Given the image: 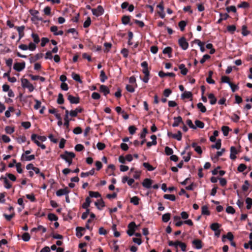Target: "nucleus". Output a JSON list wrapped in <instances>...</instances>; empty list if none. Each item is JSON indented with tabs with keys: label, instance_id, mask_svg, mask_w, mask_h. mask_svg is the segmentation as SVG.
Wrapping results in <instances>:
<instances>
[{
	"label": "nucleus",
	"instance_id": "5fc2aeb1",
	"mask_svg": "<svg viewBox=\"0 0 252 252\" xmlns=\"http://www.w3.org/2000/svg\"><path fill=\"white\" fill-rule=\"evenodd\" d=\"M224 149H222L220 151H218L217 152V154L215 156V157L213 158H212V159H217L218 158L221 156L222 154L223 153V152H224Z\"/></svg>",
	"mask_w": 252,
	"mask_h": 252
},
{
	"label": "nucleus",
	"instance_id": "37998d69",
	"mask_svg": "<svg viewBox=\"0 0 252 252\" xmlns=\"http://www.w3.org/2000/svg\"><path fill=\"white\" fill-rule=\"evenodd\" d=\"M143 165L144 166V167L147 168L149 171H153L155 169V168H154L152 165H151L148 162L143 163Z\"/></svg>",
	"mask_w": 252,
	"mask_h": 252
},
{
	"label": "nucleus",
	"instance_id": "052dcab7",
	"mask_svg": "<svg viewBox=\"0 0 252 252\" xmlns=\"http://www.w3.org/2000/svg\"><path fill=\"white\" fill-rule=\"evenodd\" d=\"M91 23V18L90 17H88L87 19L85 21L84 23V27L87 28L88 27Z\"/></svg>",
	"mask_w": 252,
	"mask_h": 252
},
{
	"label": "nucleus",
	"instance_id": "aec40b11",
	"mask_svg": "<svg viewBox=\"0 0 252 252\" xmlns=\"http://www.w3.org/2000/svg\"><path fill=\"white\" fill-rule=\"evenodd\" d=\"M158 75L160 77H164L165 76H170V77H174L175 74L174 73H165L163 71H159L158 73Z\"/></svg>",
	"mask_w": 252,
	"mask_h": 252
},
{
	"label": "nucleus",
	"instance_id": "338daca9",
	"mask_svg": "<svg viewBox=\"0 0 252 252\" xmlns=\"http://www.w3.org/2000/svg\"><path fill=\"white\" fill-rule=\"evenodd\" d=\"M231 119L234 122H237L240 119V117L237 115L234 114L231 116Z\"/></svg>",
	"mask_w": 252,
	"mask_h": 252
},
{
	"label": "nucleus",
	"instance_id": "9d476101",
	"mask_svg": "<svg viewBox=\"0 0 252 252\" xmlns=\"http://www.w3.org/2000/svg\"><path fill=\"white\" fill-rule=\"evenodd\" d=\"M157 7H158L160 11L158 12V14L160 16L161 18H164L165 17V13L164 12V6L162 2H160L159 4L157 5Z\"/></svg>",
	"mask_w": 252,
	"mask_h": 252
},
{
	"label": "nucleus",
	"instance_id": "423d86ee",
	"mask_svg": "<svg viewBox=\"0 0 252 252\" xmlns=\"http://www.w3.org/2000/svg\"><path fill=\"white\" fill-rule=\"evenodd\" d=\"M136 225L134 222H131L128 225V229L127 231V233L129 236H132L135 231Z\"/></svg>",
	"mask_w": 252,
	"mask_h": 252
},
{
	"label": "nucleus",
	"instance_id": "e2e57ef3",
	"mask_svg": "<svg viewBox=\"0 0 252 252\" xmlns=\"http://www.w3.org/2000/svg\"><path fill=\"white\" fill-rule=\"evenodd\" d=\"M1 138L3 142L5 143H8L10 141V138L6 135H2Z\"/></svg>",
	"mask_w": 252,
	"mask_h": 252
},
{
	"label": "nucleus",
	"instance_id": "9b49d317",
	"mask_svg": "<svg viewBox=\"0 0 252 252\" xmlns=\"http://www.w3.org/2000/svg\"><path fill=\"white\" fill-rule=\"evenodd\" d=\"M51 31L54 33L55 35H62L63 34V31H58V28L57 26H54L51 27Z\"/></svg>",
	"mask_w": 252,
	"mask_h": 252
},
{
	"label": "nucleus",
	"instance_id": "5701e85b",
	"mask_svg": "<svg viewBox=\"0 0 252 252\" xmlns=\"http://www.w3.org/2000/svg\"><path fill=\"white\" fill-rule=\"evenodd\" d=\"M179 69L181 70V73L183 75H186L188 72V69L186 67L185 65L184 64H181L179 66Z\"/></svg>",
	"mask_w": 252,
	"mask_h": 252
},
{
	"label": "nucleus",
	"instance_id": "7c9ffc66",
	"mask_svg": "<svg viewBox=\"0 0 252 252\" xmlns=\"http://www.w3.org/2000/svg\"><path fill=\"white\" fill-rule=\"evenodd\" d=\"M100 79L101 82H104L107 79V77L103 70L100 71Z\"/></svg>",
	"mask_w": 252,
	"mask_h": 252
},
{
	"label": "nucleus",
	"instance_id": "09e8293b",
	"mask_svg": "<svg viewBox=\"0 0 252 252\" xmlns=\"http://www.w3.org/2000/svg\"><path fill=\"white\" fill-rule=\"evenodd\" d=\"M57 102L58 104H61L63 103L64 99L63 97V95L62 94H59L58 95V98L57 99Z\"/></svg>",
	"mask_w": 252,
	"mask_h": 252
},
{
	"label": "nucleus",
	"instance_id": "473e14b6",
	"mask_svg": "<svg viewBox=\"0 0 252 252\" xmlns=\"http://www.w3.org/2000/svg\"><path fill=\"white\" fill-rule=\"evenodd\" d=\"M164 198L171 201H175L176 199L175 196L173 194H166L164 195Z\"/></svg>",
	"mask_w": 252,
	"mask_h": 252
},
{
	"label": "nucleus",
	"instance_id": "864d4df0",
	"mask_svg": "<svg viewBox=\"0 0 252 252\" xmlns=\"http://www.w3.org/2000/svg\"><path fill=\"white\" fill-rule=\"evenodd\" d=\"M186 26V23L184 21H181L179 23V26L180 28L181 31H183L185 29V27Z\"/></svg>",
	"mask_w": 252,
	"mask_h": 252
},
{
	"label": "nucleus",
	"instance_id": "0e129e2a",
	"mask_svg": "<svg viewBox=\"0 0 252 252\" xmlns=\"http://www.w3.org/2000/svg\"><path fill=\"white\" fill-rule=\"evenodd\" d=\"M210 58V56L209 55H204L203 58L200 60V62L201 63H203L207 60Z\"/></svg>",
	"mask_w": 252,
	"mask_h": 252
},
{
	"label": "nucleus",
	"instance_id": "4be33fe9",
	"mask_svg": "<svg viewBox=\"0 0 252 252\" xmlns=\"http://www.w3.org/2000/svg\"><path fill=\"white\" fill-rule=\"evenodd\" d=\"M220 224L218 223H213L211 225L210 227L213 231H216L220 230Z\"/></svg>",
	"mask_w": 252,
	"mask_h": 252
},
{
	"label": "nucleus",
	"instance_id": "79ce46f5",
	"mask_svg": "<svg viewBox=\"0 0 252 252\" xmlns=\"http://www.w3.org/2000/svg\"><path fill=\"white\" fill-rule=\"evenodd\" d=\"M71 76H72V78L74 80H75L77 82H80V83L82 82V81L80 79L79 75L73 72L71 74Z\"/></svg>",
	"mask_w": 252,
	"mask_h": 252
},
{
	"label": "nucleus",
	"instance_id": "72a5a7b5",
	"mask_svg": "<svg viewBox=\"0 0 252 252\" xmlns=\"http://www.w3.org/2000/svg\"><path fill=\"white\" fill-rule=\"evenodd\" d=\"M172 138L177 139L178 141H180L182 139V133L180 131H178L177 134H174L172 135Z\"/></svg>",
	"mask_w": 252,
	"mask_h": 252
},
{
	"label": "nucleus",
	"instance_id": "c9c22d12",
	"mask_svg": "<svg viewBox=\"0 0 252 252\" xmlns=\"http://www.w3.org/2000/svg\"><path fill=\"white\" fill-rule=\"evenodd\" d=\"M122 23L124 25L128 24L130 21V17L128 16H124L122 19Z\"/></svg>",
	"mask_w": 252,
	"mask_h": 252
},
{
	"label": "nucleus",
	"instance_id": "1a4fd4ad",
	"mask_svg": "<svg viewBox=\"0 0 252 252\" xmlns=\"http://www.w3.org/2000/svg\"><path fill=\"white\" fill-rule=\"evenodd\" d=\"M15 28L17 29L19 33L18 41H19L24 36V31L25 27L24 26H22L20 27H16Z\"/></svg>",
	"mask_w": 252,
	"mask_h": 252
},
{
	"label": "nucleus",
	"instance_id": "49530a36",
	"mask_svg": "<svg viewBox=\"0 0 252 252\" xmlns=\"http://www.w3.org/2000/svg\"><path fill=\"white\" fill-rule=\"evenodd\" d=\"M195 124L196 125V126H195L196 127H198L199 128H202L204 126V123L203 122H202L201 121H199V120H196L195 121Z\"/></svg>",
	"mask_w": 252,
	"mask_h": 252
},
{
	"label": "nucleus",
	"instance_id": "4d7b16f0",
	"mask_svg": "<svg viewBox=\"0 0 252 252\" xmlns=\"http://www.w3.org/2000/svg\"><path fill=\"white\" fill-rule=\"evenodd\" d=\"M36 45L35 43L30 42L29 46H28V49L31 51H34L36 49Z\"/></svg>",
	"mask_w": 252,
	"mask_h": 252
},
{
	"label": "nucleus",
	"instance_id": "bf43d9fd",
	"mask_svg": "<svg viewBox=\"0 0 252 252\" xmlns=\"http://www.w3.org/2000/svg\"><path fill=\"white\" fill-rule=\"evenodd\" d=\"M226 211L227 213L234 214L235 213V210L232 206H228L226 209Z\"/></svg>",
	"mask_w": 252,
	"mask_h": 252
},
{
	"label": "nucleus",
	"instance_id": "393cba45",
	"mask_svg": "<svg viewBox=\"0 0 252 252\" xmlns=\"http://www.w3.org/2000/svg\"><path fill=\"white\" fill-rule=\"evenodd\" d=\"M84 230V228L81 227H77L76 229L77 237L79 238L83 236V234L81 233V232Z\"/></svg>",
	"mask_w": 252,
	"mask_h": 252
},
{
	"label": "nucleus",
	"instance_id": "6e6552de",
	"mask_svg": "<svg viewBox=\"0 0 252 252\" xmlns=\"http://www.w3.org/2000/svg\"><path fill=\"white\" fill-rule=\"evenodd\" d=\"M67 99L72 104H78L79 102V98L74 97L71 94H67Z\"/></svg>",
	"mask_w": 252,
	"mask_h": 252
},
{
	"label": "nucleus",
	"instance_id": "f03ea898",
	"mask_svg": "<svg viewBox=\"0 0 252 252\" xmlns=\"http://www.w3.org/2000/svg\"><path fill=\"white\" fill-rule=\"evenodd\" d=\"M21 86L23 88H27L30 92H32L34 89V86L31 84L29 81L26 78H21Z\"/></svg>",
	"mask_w": 252,
	"mask_h": 252
},
{
	"label": "nucleus",
	"instance_id": "a211bd4d",
	"mask_svg": "<svg viewBox=\"0 0 252 252\" xmlns=\"http://www.w3.org/2000/svg\"><path fill=\"white\" fill-rule=\"evenodd\" d=\"M237 154V151L234 147H231L230 149V158L232 159H235L236 158V155Z\"/></svg>",
	"mask_w": 252,
	"mask_h": 252
},
{
	"label": "nucleus",
	"instance_id": "13d9d810",
	"mask_svg": "<svg viewBox=\"0 0 252 252\" xmlns=\"http://www.w3.org/2000/svg\"><path fill=\"white\" fill-rule=\"evenodd\" d=\"M221 82L223 83H228L229 85L231 83L229 81V78L227 76H222L221 77Z\"/></svg>",
	"mask_w": 252,
	"mask_h": 252
},
{
	"label": "nucleus",
	"instance_id": "bb28decb",
	"mask_svg": "<svg viewBox=\"0 0 252 252\" xmlns=\"http://www.w3.org/2000/svg\"><path fill=\"white\" fill-rule=\"evenodd\" d=\"M192 243L197 249H200L202 248L201 242L199 240H195Z\"/></svg>",
	"mask_w": 252,
	"mask_h": 252
},
{
	"label": "nucleus",
	"instance_id": "58836bf2",
	"mask_svg": "<svg viewBox=\"0 0 252 252\" xmlns=\"http://www.w3.org/2000/svg\"><path fill=\"white\" fill-rule=\"evenodd\" d=\"M221 130H222V131L223 132V135L224 136H227L228 134L230 129H229V127H228L227 126H223L221 127Z\"/></svg>",
	"mask_w": 252,
	"mask_h": 252
},
{
	"label": "nucleus",
	"instance_id": "ea45409f",
	"mask_svg": "<svg viewBox=\"0 0 252 252\" xmlns=\"http://www.w3.org/2000/svg\"><path fill=\"white\" fill-rule=\"evenodd\" d=\"M201 211L202 215H209L210 214V212L208 211V207L206 206H202L201 208Z\"/></svg>",
	"mask_w": 252,
	"mask_h": 252
},
{
	"label": "nucleus",
	"instance_id": "603ef678",
	"mask_svg": "<svg viewBox=\"0 0 252 252\" xmlns=\"http://www.w3.org/2000/svg\"><path fill=\"white\" fill-rule=\"evenodd\" d=\"M165 152L167 155H171L173 153V151L169 147H166L165 148Z\"/></svg>",
	"mask_w": 252,
	"mask_h": 252
},
{
	"label": "nucleus",
	"instance_id": "20e7f679",
	"mask_svg": "<svg viewBox=\"0 0 252 252\" xmlns=\"http://www.w3.org/2000/svg\"><path fill=\"white\" fill-rule=\"evenodd\" d=\"M25 65L26 64L24 62L22 63H16L14 64L13 68L15 70L20 72L25 68Z\"/></svg>",
	"mask_w": 252,
	"mask_h": 252
},
{
	"label": "nucleus",
	"instance_id": "a19ab883",
	"mask_svg": "<svg viewBox=\"0 0 252 252\" xmlns=\"http://www.w3.org/2000/svg\"><path fill=\"white\" fill-rule=\"evenodd\" d=\"M89 195H90V196L91 197L97 198V197H100V194L98 192L90 191L89 192Z\"/></svg>",
	"mask_w": 252,
	"mask_h": 252
},
{
	"label": "nucleus",
	"instance_id": "7ed1b4c3",
	"mask_svg": "<svg viewBox=\"0 0 252 252\" xmlns=\"http://www.w3.org/2000/svg\"><path fill=\"white\" fill-rule=\"evenodd\" d=\"M93 14L96 17L102 15L104 13V9L101 5H98L96 8L92 9Z\"/></svg>",
	"mask_w": 252,
	"mask_h": 252
},
{
	"label": "nucleus",
	"instance_id": "412c9836",
	"mask_svg": "<svg viewBox=\"0 0 252 252\" xmlns=\"http://www.w3.org/2000/svg\"><path fill=\"white\" fill-rule=\"evenodd\" d=\"M208 98L210 99V103L212 105H214L216 103L217 99L213 94H208Z\"/></svg>",
	"mask_w": 252,
	"mask_h": 252
},
{
	"label": "nucleus",
	"instance_id": "0eeeda50",
	"mask_svg": "<svg viewBox=\"0 0 252 252\" xmlns=\"http://www.w3.org/2000/svg\"><path fill=\"white\" fill-rule=\"evenodd\" d=\"M70 192V190L68 189L67 187L59 189L56 192V195L58 196H61L63 195H67L68 193Z\"/></svg>",
	"mask_w": 252,
	"mask_h": 252
},
{
	"label": "nucleus",
	"instance_id": "a878e982",
	"mask_svg": "<svg viewBox=\"0 0 252 252\" xmlns=\"http://www.w3.org/2000/svg\"><path fill=\"white\" fill-rule=\"evenodd\" d=\"M227 238L230 241H232L233 239V235L231 232H228L226 234V235H223L222 238V241H224L225 238Z\"/></svg>",
	"mask_w": 252,
	"mask_h": 252
},
{
	"label": "nucleus",
	"instance_id": "2f4dec72",
	"mask_svg": "<svg viewBox=\"0 0 252 252\" xmlns=\"http://www.w3.org/2000/svg\"><path fill=\"white\" fill-rule=\"evenodd\" d=\"M91 203V199L89 197L86 198L85 202L83 204L82 207L83 208L87 209Z\"/></svg>",
	"mask_w": 252,
	"mask_h": 252
},
{
	"label": "nucleus",
	"instance_id": "f8f14e48",
	"mask_svg": "<svg viewBox=\"0 0 252 252\" xmlns=\"http://www.w3.org/2000/svg\"><path fill=\"white\" fill-rule=\"evenodd\" d=\"M153 183V181L150 179L146 178L144 180L142 185L144 187L149 189L151 187V185Z\"/></svg>",
	"mask_w": 252,
	"mask_h": 252
},
{
	"label": "nucleus",
	"instance_id": "c03bdc74",
	"mask_svg": "<svg viewBox=\"0 0 252 252\" xmlns=\"http://www.w3.org/2000/svg\"><path fill=\"white\" fill-rule=\"evenodd\" d=\"M197 107L198 109H200V111L202 113H204L206 111V107L201 102L197 104Z\"/></svg>",
	"mask_w": 252,
	"mask_h": 252
},
{
	"label": "nucleus",
	"instance_id": "de8ad7c7",
	"mask_svg": "<svg viewBox=\"0 0 252 252\" xmlns=\"http://www.w3.org/2000/svg\"><path fill=\"white\" fill-rule=\"evenodd\" d=\"M246 202L247 204V208L248 209H250L252 205V199L249 197L247 198L246 199Z\"/></svg>",
	"mask_w": 252,
	"mask_h": 252
},
{
	"label": "nucleus",
	"instance_id": "69168bd1",
	"mask_svg": "<svg viewBox=\"0 0 252 252\" xmlns=\"http://www.w3.org/2000/svg\"><path fill=\"white\" fill-rule=\"evenodd\" d=\"M35 102V104L34 106V108L36 110H37L39 107H41V102L37 99L34 100Z\"/></svg>",
	"mask_w": 252,
	"mask_h": 252
},
{
	"label": "nucleus",
	"instance_id": "b1692460",
	"mask_svg": "<svg viewBox=\"0 0 252 252\" xmlns=\"http://www.w3.org/2000/svg\"><path fill=\"white\" fill-rule=\"evenodd\" d=\"M95 205L98 209L100 210L104 206V202L102 200L100 199L95 202Z\"/></svg>",
	"mask_w": 252,
	"mask_h": 252
},
{
	"label": "nucleus",
	"instance_id": "dca6fc26",
	"mask_svg": "<svg viewBox=\"0 0 252 252\" xmlns=\"http://www.w3.org/2000/svg\"><path fill=\"white\" fill-rule=\"evenodd\" d=\"M0 180L2 181L4 184V187L6 189H10L11 187V185L8 180L6 177H1Z\"/></svg>",
	"mask_w": 252,
	"mask_h": 252
},
{
	"label": "nucleus",
	"instance_id": "774afa93",
	"mask_svg": "<svg viewBox=\"0 0 252 252\" xmlns=\"http://www.w3.org/2000/svg\"><path fill=\"white\" fill-rule=\"evenodd\" d=\"M97 148L99 150H102L103 149H104L105 147V145L104 143H101V142H98L97 144Z\"/></svg>",
	"mask_w": 252,
	"mask_h": 252
},
{
	"label": "nucleus",
	"instance_id": "c756f323",
	"mask_svg": "<svg viewBox=\"0 0 252 252\" xmlns=\"http://www.w3.org/2000/svg\"><path fill=\"white\" fill-rule=\"evenodd\" d=\"M32 37L33 40L35 44H38L39 42V37L37 34L32 33Z\"/></svg>",
	"mask_w": 252,
	"mask_h": 252
},
{
	"label": "nucleus",
	"instance_id": "f3484780",
	"mask_svg": "<svg viewBox=\"0 0 252 252\" xmlns=\"http://www.w3.org/2000/svg\"><path fill=\"white\" fill-rule=\"evenodd\" d=\"M174 122L172 125L173 127L178 126L180 123H183L182 119L180 116L174 118Z\"/></svg>",
	"mask_w": 252,
	"mask_h": 252
},
{
	"label": "nucleus",
	"instance_id": "39448f33",
	"mask_svg": "<svg viewBox=\"0 0 252 252\" xmlns=\"http://www.w3.org/2000/svg\"><path fill=\"white\" fill-rule=\"evenodd\" d=\"M180 46L184 50L188 49L189 44L186 39L184 37H182L179 39L178 41Z\"/></svg>",
	"mask_w": 252,
	"mask_h": 252
},
{
	"label": "nucleus",
	"instance_id": "680f3d73",
	"mask_svg": "<svg viewBox=\"0 0 252 252\" xmlns=\"http://www.w3.org/2000/svg\"><path fill=\"white\" fill-rule=\"evenodd\" d=\"M48 219L50 220H56L57 217L55 214L50 213L48 215Z\"/></svg>",
	"mask_w": 252,
	"mask_h": 252
},
{
	"label": "nucleus",
	"instance_id": "f257e3e1",
	"mask_svg": "<svg viewBox=\"0 0 252 252\" xmlns=\"http://www.w3.org/2000/svg\"><path fill=\"white\" fill-rule=\"evenodd\" d=\"M60 157L68 162V165H70L72 163V159L75 157V154L72 152L65 151L64 154L61 155Z\"/></svg>",
	"mask_w": 252,
	"mask_h": 252
},
{
	"label": "nucleus",
	"instance_id": "f704fd0d",
	"mask_svg": "<svg viewBox=\"0 0 252 252\" xmlns=\"http://www.w3.org/2000/svg\"><path fill=\"white\" fill-rule=\"evenodd\" d=\"M170 218V213H166L164 214L162 217V221L166 222L169 221Z\"/></svg>",
	"mask_w": 252,
	"mask_h": 252
},
{
	"label": "nucleus",
	"instance_id": "4468645a",
	"mask_svg": "<svg viewBox=\"0 0 252 252\" xmlns=\"http://www.w3.org/2000/svg\"><path fill=\"white\" fill-rule=\"evenodd\" d=\"M35 158V157L33 155L30 156H26L25 154H22L21 156V160L25 161H31L33 160Z\"/></svg>",
	"mask_w": 252,
	"mask_h": 252
},
{
	"label": "nucleus",
	"instance_id": "8fccbe9b",
	"mask_svg": "<svg viewBox=\"0 0 252 252\" xmlns=\"http://www.w3.org/2000/svg\"><path fill=\"white\" fill-rule=\"evenodd\" d=\"M30 238V235L28 233H24L22 235V239L25 242L29 241Z\"/></svg>",
	"mask_w": 252,
	"mask_h": 252
},
{
	"label": "nucleus",
	"instance_id": "2eb2a0df",
	"mask_svg": "<svg viewBox=\"0 0 252 252\" xmlns=\"http://www.w3.org/2000/svg\"><path fill=\"white\" fill-rule=\"evenodd\" d=\"M99 90L101 92L103 93L105 95H106L110 93L108 88L107 86L103 85H101L100 86Z\"/></svg>",
	"mask_w": 252,
	"mask_h": 252
},
{
	"label": "nucleus",
	"instance_id": "6e6d98bb",
	"mask_svg": "<svg viewBox=\"0 0 252 252\" xmlns=\"http://www.w3.org/2000/svg\"><path fill=\"white\" fill-rule=\"evenodd\" d=\"M5 130L7 133L11 134L14 132V128L7 126L5 127Z\"/></svg>",
	"mask_w": 252,
	"mask_h": 252
},
{
	"label": "nucleus",
	"instance_id": "a18cd8bd",
	"mask_svg": "<svg viewBox=\"0 0 252 252\" xmlns=\"http://www.w3.org/2000/svg\"><path fill=\"white\" fill-rule=\"evenodd\" d=\"M192 96L191 93L190 92H185L182 95V97L184 98H189Z\"/></svg>",
	"mask_w": 252,
	"mask_h": 252
},
{
	"label": "nucleus",
	"instance_id": "cd10ccee",
	"mask_svg": "<svg viewBox=\"0 0 252 252\" xmlns=\"http://www.w3.org/2000/svg\"><path fill=\"white\" fill-rule=\"evenodd\" d=\"M192 147L194 148V150L198 154H201L202 153V150L201 147L197 145L196 143H193L191 145Z\"/></svg>",
	"mask_w": 252,
	"mask_h": 252
},
{
	"label": "nucleus",
	"instance_id": "c85d7f7f",
	"mask_svg": "<svg viewBox=\"0 0 252 252\" xmlns=\"http://www.w3.org/2000/svg\"><path fill=\"white\" fill-rule=\"evenodd\" d=\"M31 139L32 141H33L38 146L40 144V142L39 141V140L37 138V135L35 134H33L31 136Z\"/></svg>",
	"mask_w": 252,
	"mask_h": 252
},
{
	"label": "nucleus",
	"instance_id": "e433bc0d",
	"mask_svg": "<svg viewBox=\"0 0 252 252\" xmlns=\"http://www.w3.org/2000/svg\"><path fill=\"white\" fill-rule=\"evenodd\" d=\"M221 147V140L220 139H218L216 144L212 145V148H216L217 149H220Z\"/></svg>",
	"mask_w": 252,
	"mask_h": 252
},
{
	"label": "nucleus",
	"instance_id": "6ab92c4d",
	"mask_svg": "<svg viewBox=\"0 0 252 252\" xmlns=\"http://www.w3.org/2000/svg\"><path fill=\"white\" fill-rule=\"evenodd\" d=\"M94 174V169H92L90 171L87 172H82L81 173V177L82 178H85L88 177L90 175H93Z\"/></svg>",
	"mask_w": 252,
	"mask_h": 252
},
{
	"label": "nucleus",
	"instance_id": "ddd939ff",
	"mask_svg": "<svg viewBox=\"0 0 252 252\" xmlns=\"http://www.w3.org/2000/svg\"><path fill=\"white\" fill-rule=\"evenodd\" d=\"M83 109L81 107H77L74 110H71L69 112V115L71 117H76L78 113H81Z\"/></svg>",
	"mask_w": 252,
	"mask_h": 252
},
{
	"label": "nucleus",
	"instance_id": "4c0bfd02",
	"mask_svg": "<svg viewBox=\"0 0 252 252\" xmlns=\"http://www.w3.org/2000/svg\"><path fill=\"white\" fill-rule=\"evenodd\" d=\"M139 199L137 196H134L131 198L130 202L133 203L135 205H137L139 203Z\"/></svg>",
	"mask_w": 252,
	"mask_h": 252
},
{
	"label": "nucleus",
	"instance_id": "3c124183",
	"mask_svg": "<svg viewBox=\"0 0 252 252\" xmlns=\"http://www.w3.org/2000/svg\"><path fill=\"white\" fill-rule=\"evenodd\" d=\"M247 168V166L246 165H245L244 164H240L239 166L238 167V170L240 172H242L243 171H244Z\"/></svg>",
	"mask_w": 252,
	"mask_h": 252
}]
</instances>
